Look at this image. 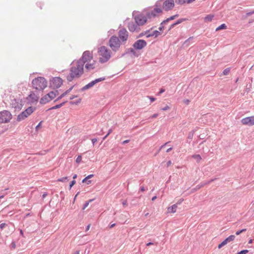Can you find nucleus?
I'll return each instance as SVG.
<instances>
[{
    "mask_svg": "<svg viewBox=\"0 0 254 254\" xmlns=\"http://www.w3.org/2000/svg\"><path fill=\"white\" fill-rule=\"evenodd\" d=\"M249 252V251L247 250H244L239 252H238L237 254H246Z\"/></svg>",
    "mask_w": 254,
    "mask_h": 254,
    "instance_id": "nucleus-41",
    "label": "nucleus"
},
{
    "mask_svg": "<svg viewBox=\"0 0 254 254\" xmlns=\"http://www.w3.org/2000/svg\"><path fill=\"white\" fill-rule=\"evenodd\" d=\"M127 54L130 53L132 55H133L134 56L137 57V55H136V52H135L134 49H133V48L128 49L127 51Z\"/></svg>",
    "mask_w": 254,
    "mask_h": 254,
    "instance_id": "nucleus-29",
    "label": "nucleus"
},
{
    "mask_svg": "<svg viewBox=\"0 0 254 254\" xmlns=\"http://www.w3.org/2000/svg\"><path fill=\"white\" fill-rule=\"evenodd\" d=\"M171 164H172L171 161H170V160L168 161L167 163V166L169 167L170 165H171Z\"/></svg>",
    "mask_w": 254,
    "mask_h": 254,
    "instance_id": "nucleus-64",
    "label": "nucleus"
},
{
    "mask_svg": "<svg viewBox=\"0 0 254 254\" xmlns=\"http://www.w3.org/2000/svg\"><path fill=\"white\" fill-rule=\"evenodd\" d=\"M105 79V77H100L97 79H95L94 80H93L83 86L81 89V91H84L86 90H87L91 87H92L96 83L101 82L102 81H103Z\"/></svg>",
    "mask_w": 254,
    "mask_h": 254,
    "instance_id": "nucleus-11",
    "label": "nucleus"
},
{
    "mask_svg": "<svg viewBox=\"0 0 254 254\" xmlns=\"http://www.w3.org/2000/svg\"><path fill=\"white\" fill-rule=\"evenodd\" d=\"M164 91H165V89H163V88H161V89L160 90V91L159 92V93H158V95H160L161 94H162V93H163Z\"/></svg>",
    "mask_w": 254,
    "mask_h": 254,
    "instance_id": "nucleus-55",
    "label": "nucleus"
},
{
    "mask_svg": "<svg viewBox=\"0 0 254 254\" xmlns=\"http://www.w3.org/2000/svg\"><path fill=\"white\" fill-rule=\"evenodd\" d=\"M83 62L81 61H73L71 64L70 73L66 77L68 81L70 82L74 78H79L83 73Z\"/></svg>",
    "mask_w": 254,
    "mask_h": 254,
    "instance_id": "nucleus-1",
    "label": "nucleus"
},
{
    "mask_svg": "<svg viewBox=\"0 0 254 254\" xmlns=\"http://www.w3.org/2000/svg\"><path fill=\"white\" fill-rule=\"evenodd\" d=\"M216 179H217L216 178L212 179L207 182H205V185L211 183V182H213L214 181L216 180Z\"/></svg>",
    "mask_w": 254,
    "mask_h": 254,
    "instance_id": "nucleus-46",
    "label": "nucleus"
},
{
    "mask_svg": "<svg viewBox=\"0 0 254 254\" xmlns=\"http://www.w3.org/2000/svg\"><path fill=\"white\" fill-rule=\"evenodd\" d=\"M161 2H162V0H159V1H157V2L156 3V6L157 7H159V6H160L161 5Z\"/></svg>",
    "mask_w": 254,
    "mask_h": 254,
    "instance_id": "nucleus-49",
    "label": "nucleus"
},
{
    "mask_svg": "<svg viewBox=\"0 0 254 254\" xmlns=\"http://www.w3.org/2000/svg\"><path fill=\"white\" fill-rule=\"evenodd\" d=\"M129 142V140H124L123 142H122V144H125L127 143H128Z\"/></svg>",
    "mask_w": 254,
    "mask_h": 254,
    "instance_id": "nucleus-63",
    "label": "nucleus"
},
{
    "mask_svg": "<svg viewBox=\"0 0 254 254\" xmlns=\"http://www.w3.org/2000/svg\"><path fill=\"white\" fill-rule=\"evenodd\" d=\"M235 238V235H230L228 238H227L226 239H225L222 242L224 244V245H226L228 243L234 241Z\"/></svg>",
    "mask_w": 254,
    "mask_h": 254,
    "instance_id": "nucleus-21",
    "label": "nucleus"
},
{
    "mask_svg": "<svg viewBox=\"0 0 254 254\" xmlns=\"http://www.w3.org/2000/svg\"><path fill=\"white\" fill-rule=\"evenodd\" d=\"M187 20L186 18H180L175 23L176 25L179 24L181 23H182L184 21H185Z\"/></svg>",
    "mask_w": 254,
    "mask_h": 254,
    "instance_id": "nucleus-38",
    "label": "nucleus"
},
{
    "mask_svg": "<svg viewBox=\"0 0 254 254\" xmlns=\"http://www.w3.org/2000/svg\"><path fill=\"white\" fill-rule=\"evenodd\" d=\"M253 14H254V10H253V11H252L251 12L247 13H246V16L247 17L249 16H250L251 15H252Z\"/></svg>",
    "mask_w": 254,
    "mask_h": 254,
    "instance_id": "nucleus-50",
    "label": "nucleus"
},
{
    "mask_svg": "<svg viewBox=\"0 0 254 254\" xmlns=\"http://www.w3.org/2000/svg\"><path fill=\"white\" fill-rule=\"evenodd\" d=\"M204 186H205V183H201L200 184H199L197 186H196L195 188H193L192 189V190L193 191H196Z\"/></svg>",
    "mask_w": 254,
    "mask_h": 254,
    "instance_id": "nucleus-30",
    "label": "nucleus"
},
{
    "mask_svg": "<svg viewBox=\"0 0 254 254\" xmlns=\"http://www.w3.org/2000/svg\"><path fill=\"white\" fill-rule=\"evenodd\" d=\"M6 225L7 224L5 223H1L0 224V229L2 230Z\"/></svg>",
    "mask_w": 254,
    "mask_h": 254,
    "instance_id": "nucleus-44",
    "label": "nucleus"
},
{
    "mask_svg": "<svg viewBox=\"0 0 254 254\" xmlns=\"http://www.w3.org/2000/svg\"><path fill=\"white\" fill-rule=\"evenodd\" d=\"M178 16H179V14H175V15H173V16H171L170 17L167 18L166 20H165V22L166 21V22H168L170 20H172L175 19L176 18L178 17Z\"/></svg>",
    "mask_w": 254,
    "mask_h": 254,
    "instance_id": "nucleus-32",
    "label": "nucleus"
},
{
    "mask_svg": "<svg viewBox=\"0 0 254 254\" xmlns=\"http://www.w3.org/2000/svg\"><path fill=\"white\" fill-rule=\"evenodd\" d=\"M66 102V101L63 102L61 104L57 105L55 106L51 107V108L49 109V110H55V109L60 108L62 107L63 106H64Z\"/></svg>",
    "mask_w": 254,
    "mask_h": 254,
    "instance_id": "nucleus-27",
    "label": "nucleus"
},
{
    "mask_svg": "<svg viewBox=\"0 0 254 254\" xmlns=\"http://www.w3.org/2000/svg\"><path fill=\"white\" fill-rule=\"evenodd\" d=\"M63 84V80L61 78L59 77H55L50 81V87L57 89L61 87Z\"/></svg>",
    "mask_w": 254,
    "mask_h": 254,
    "instance_id": "nucleus-10",
    "label": "nucleus"
},
{
    "mask_svg": "<svg viewBox=\"0 0 254 254\" xmlns=\"http://www.w3.org/2000/svg\"><path fill=\"white\" fill-rule=\"evenodd\" d=\"M243 125L253 126L254 125V116L246 117L241 120Z\"/></svg>",
    "mask_w": 254,
    "mask_h": 254,
    "instance_id": "nucleus-17",
    "label": "nucleus"
},
{
    "mask_svg": "<svg viewBox=\"0 0 254 254\" xmlns=\"http://www.w3.org/2000/svg\"><path fill=\"white\" fill-rule=\"evenodd\" d=\"M168 23L167 22H166V21L165 22V20L163 21L161 23V24H160V26H159V28H158V29H159V30L160 31H162V30H163L164 29V25L165 24H166V23Z\"/></svg>",
    "mask_w": 254,
    "mask_h": 254,
    "instance_id": "nucleus-35",
    "label": "nucleus"
},
{
    "mask_svg": "<svg viewBox=\"0 0 254 254\" xmlns=\"http://www.w3.org/2000/svg\"><path fill=\"white\" fill-rule=\"evenodd\" d=\"M176 25H177L175 23H173L172 24H171L170 27H169V28L168 29V31H167V32H168L169 31H170L172 28H173Z\"/></svg>",
    "mask_w": 254,
    "mask_h": 254,
    "instance_id": "nucleus-43",
    "label": "nucleus"
},
{
    "mask_svg": "<svg viewBox=\"0 0 254 254\" xmlns=\"http://www.w3.org/2000/svg\"><path fill=\"white\" fill-rule=\"evenodd\" d=\"M58 93V91L57 90L55 91H51L49 93L47 94V97H49V100H52L55 97H56L57 94Z\"/></svg>",
    "mask_w": 254,
    "mask_h": 254,
    "instance_id": "nucleus-20",
    "label": "nucleus"
},
{
    "mask_svg": "<svg viewBox=\"0 0 254 254\" xmlns=\"http://www.w3.org/2000/svg\"><path fill=\"white\" fill-rule=\"evenodd\" d=\"M177 207H178V206L177 205V204H173L171 206L169 207L168 208V212L169 213H175V212H176Z\"/></svg>",
    "mask_w": 254,
    "mask_h": 254,
    "instance_id": "nucleus-26",
    "label": "nucleus"
},
{
    "mask_svg": "<svg viewBox=\"0 0 254 254\" xmlns=\"http://www.w3.org/2000/svg\"><path fill=\"white\" fill-rule=\"evenodd\" d=\"M193 39V37H190L189 38H188L187 40H186L185 42V44L187 43L188 42L190 41V40H192Z\"/></svg>",
    "mask_w": 254,
    "mask_h": 254,
    "instance_id": "nucleus-51",
    "label": "nucleus"
},
{
    "mask_svg": "<svg viewBox=\"0 0 254 254\" xmlns=\"http://www.w3.org/2000/svg\"><path fill=\"white\" fill-rule=\"evenodd\" d=\"M81 102V99H79L77 101H75V102H71V104H76V105H77L79 103H80Z\"/></svg>",
    "mask_w": 254,
    "mask_h": 254,
    "instance_id": "nucleus-48",
    "label": "nucleus"
},
{
    "mask_svg": "<svg viewBox=\"0 0 254 254\" xmlns=\"http://www.w3.org/2000/svg\"><path fill=\"white\" fill-rule=\"evenodd\" d=\"M160 34V32L158 31V30H154L152 33H151V34H148L147 35V38H149L152 36H154L155 38H156Z\"/></svg>",
    "mask_w": 254,
    "mask_h": 254,
    "instance_id": "nucleus-23",
    "label": "nucleus"
},
{
    "mask_svg": "<svg viewBox=\"0 0 254 254\" xmlns=\"http://www.w3.org/2000/svg\"><path fill=\"white\" fill-rule=\"evenodd\" d=\"M32 84L34 88L41 91L47 86V81L44 77H38L32 80Z\"/></svg>",
    "mask_w": 254,
    "mask_h": 254,
    "instance_id": "nucleus-2",
    "label": "nucleus"
},
{
    "mask_svg": "<svg viewBox=\"0 0 254 254\" xmlns=\"http://www.w3.org/2000/svg\"><path fill=\"white\" fill-rule=\"evenodd\" d=\"M97 139L96 138L92 139V142L93 145H94L95 143L97 142Z\"/></svg>",
    "mask_w": 254,
    "mask_h": 254,
    "instance_id": "nucleus-56",
    "label": "nucleus"
},
{
    "mask_svg": "<svg viewBox=\"0 0 254 254\" xmlns=\"http://www.w3.org/2000/svg\"><path fill=\"white\" fill-rule=\"evenodd\" d=\"M109 45L112 50L114 51H118L121 46V41L119 38L116 36H112L109 41Z\"/></svg>",
    "mask_w": 254,
    "mask_h": 254,
    "instance_id": "nucleus-4",
    "label": "nucleus"
},
{
    "mask_svg": "<svg viewBox=\"0 0 254 254\" xmlns=\"http://www.w3.org/2000/svg\"><path fill=\"white\" fill-rule=\"evenodd\" d=\"M230 71V68H227L223 70V73L224 75H226L229 73Z\"/></svg>",
    "mask_w": 254,
    "mask_h": 254,
    "instance_id": "nucleus-40",
    "label": "nucleus"
},
{
    "mask_svg": "<svg viewBox=\"0 0 254 254\" xmlns=\"http://www.w3.org/2000/svg\"><path fill=\"white\" fill-rule=\"evenodd\" d=\"M93 59L92 55L89 51L84 52L82 54V57L77 61H81L83 62L82 64L84 66L86 63L90 62Z\"/></svg>",
    "mask_w": 254,
    "mask_h": 254,
    "instance_id": "nucleus-9",
    "label": "nucleus"
},
{
    "mask_svg": "<svg viewBox=\"0 0 254 254\" xmlns=\"http://www.w3.org/2000/svg\"><path fill=\"white\" fill-rule=\"evenodd\" d=\"M23 101L19 98H13L11 99L10 105L15 111L20 110L23 105Z\"/></svg>",
    "mask_w": 254,
    "mask_h": 254,
    "instance_id": "nucleus-6",
    "label": "nucleus"
},
{
    "mask_svg": "<svg viewBox=\"0 0 254 254\" xmlns=\"http://www.w3.org/2000/svg\"><path fill=\"white\" fill-rule=\"evenodd\" d=\"M169 109H170V107L168 106H166L165 107L162 108V110L163 111H167Z\"/></svg>",
    "mask_w": 254,
    "mask_h": 254,
    "instance_id": "nucleus-54",
    "label": "nucleus"
},
{
    "mask_svg": "<svg viewBox=\"0 0 254 254\" xmlns=\"http://www.w3.org/2000/svg\"><path fill=\"white\" fill-rule=\"evenodd\" d=\"M133 16L135 20V22L139 26L143 25L147 21V18L145 15L142 13H137L133 14Z\"/></svg>",
    "mask_w": 254,
    "mask_h": 254,
    "instance_id": "nucleus-7",
    "label": "nucleus"
},
{
    "mask_svg": "<svg viewBox=\"0 0 254 254\" xmlns=\"http://www.w3.org/2000/svg\"><path fill=\"white\" fill-rule=\"evenodd\" d=\"M11 247L13 249H15V247H16V244H15V243L14 242H12L11 244Z\"/></svg>",
    "mask_w": 254,
    "mask_h": 254,
    "instance_id": "nucleus-53",
    "label": "nucleus"
},
{
    "mask_svg": "<svg viewBox=\"0 0 254 254\" xmlns=\"http://www.w3.org/2000/svg\"><path fill=\"white\" fill-rule=\"evenodd\" d=\"M183 201H184V199L181 198L176 202V204H177V205L178 206V205H180V204H181Z\"/></svg>",
    "mask_w": 254,
    "mask_h": 254,
    "instance_id": "nucleus-47",
    "label": "nucleus"
},
{
    "mask_svg": "<svg viewBox=\"0 0 254 254\" xmlns=\"http://www.w3.org/2000/svg\"><path fill=\"white\" fill-rule=\"evenodd\" d=\"M127 27L130 32H138L140 30V27L137 23L132 21L129 22L128 23Z\"/></svg>",
    "mask_w": 254,
    "mask_h": 254,
    "instance_id": "nucleus-16",
    "label": "nucleus"
},
{
    "mask_svg": "<svg viewBox=\"0 0 254 254\" xmlns=\"http://www.w3.org/2000/svg\"><path fill=\"white\" fill-rule=\"evenodd\" d=\"M158 114H153L152 116H151V118H156L157 117H158Z\"/></svg>",
    "mask_w": 254,
    "mask_h": 254,
    "instance_id": "nucleus-62",
    "label": "nucleus"
},
{
    "mask_svg": "<svg viewBox=\"0 0 254 254\" xmlns=\"http://www.w3.org/2000/svg\"><path fill=\"white\" fill-rule=\"evenodd\" d=\"M194 133V130H192L191 131H190L189 133L188 139L190 140V141L187 140V142H188L189 143H190V140L192 139Z\"/></svg>",
    "mask_w": 254,
    "mask_h": 254,
    "instance_id": "nucleus-31",
    "label": "nucleus"
},
{
    "mask_svg": "<svg viewBox=\"0 0 254 254\" xmlns=\"http://www.w3.org/2000/svg\"><path fill=\"white\" fill-rule=\"evenodd\" d=\"M174 0H166L163 3V8L165 11H169L171 10L174 7Z\"/></svg>",
    "mask_w": 254,
    "mask_h": 254,
    "instance_id": "nucleus-15",
    "label": "nucleus"
},
{
    "mask_svg": "<svg viewBox=\"0 0 254 254\" xmlns=\"http://www.w3.org/2000/svg\"><path fill=\"white\" fill-rule=\"evenodd\" d=\"M162 12V10L160 8L155 7L152 11L147 12L145 16H146V18L151 19L152 18L156 17L157 13H160Z\"/></svg>",
    "mask_w": 254,
    "mask_h": 254,
    "instance_id": "nucleus-14",
    "label": "nucleus"
},
{
    "mask_svg": "<svg viewBox=\"0 0 254 254\" xmlns=\"http://www.w3.org/2000/svg\"><path fill=\"white\" fill-rule=\"evenodd\" d=\"M35 110V108L29 107L17 116L16 121L20 122L30 116Z\"/></svg>",
    "mask_w": 254,
    "mask_h": 254,
    "instance_id": "nucleus-5",
    "label": "nucleus"
},
{
    "mask_svg": "<svg viewBox=\"0 0 254 254\" xmlns=\"http://www.w3.org/2000/svg\"><path fill=\"white\" fill-rule=\"evenodd\" d=\"M149 98L151 102H153V101H154L155 100V98L153 97L149 96Z\"/></svg>",
    "mask_w": 254,
    "mask_h": 254,
    "instance_id": "nucleus-59",
    "label": "nucleus"
},
{
    "mask_svg": "<svg viewBox=\"0 0 254 254\" xmlns=\"http://www.w3.org/2000/svg\"><path fill=\"white\" fill-rule=\"evenodd\" d=\"M122 204L124 206L127 205V200H123L122 202Z\"/></svg>",
    "mask_w": 254,
    "mask_h": 254,
    "instance_id": "nucleus-57",
    "label": "nucleus"
},
{
    "mask_svg": "<svg viewBox=\"0 0 254 254\" xmlns=\"http://www.w3.org/2000/svg\"><path fill=\"white\" fill-rule=\"evenodd\" d=\"M188 0H176V3L182 5L187 2Z\"/></svg>",
    "mask_w": 254,
    "mask_h": 254,
    "instance_id": "nucleus-37",
    "label": "nucleus"
},
{
    "mask_svg": "<svg viewBox=\"0 0 254 254\" xmlns=\"http://www.w3.org/2000/svg\"><path fill=\"white\" fill-rule=\"evenodd\" d=\"M76 182L75 180H72L69 184V189H70L75 184Z\"/></svg>",
    "mask_w": 254,
    "mask_h": 254,
    "instance_id": "nucleus-45",
    "label": "nucleus"
},
{
    "mask_svg": "<svg viewBox=\"0 0 254 254\" xmlns=\"http://www.w3.org/2000/svg\"><path fill=\"white\" fill-rule=\"evenodd\" d=\"M224 246H225L224 244L223 243V242H222L218 245V249H220Z\"/></svg>",
    "mask_w": 254,
    "mask_h": 254,
    "instance_id": "nucleus-58",
    "label": "nucleus"
},
{
    "mask_svg": "<svg viewBox=\"0 0 254 254\" xmlns=\"http://www.w3.org/2000/svg\"><path fill=\"white\" fill-rule=\"evenodd\" d=\"M81 159H82L81 156L79 155V156H78V157H77V158L76 159L75 161H76V162L77 163H79L81 162Z\"/></svg>",
    "mask_w": 254,
    "mask_h": 254,
    "instance_id": "nucleus-42",
    "label": "nucleus"
},
{
    "mask_svg": "<svg viewBox=\"0 0 254 254\" xmlns=\"http://www.w3.org/2000/svg\"><path fill=\"white\" fill-rule=\"evenodd\" d=\"M50 101L51 100H49V97H47V95L46 94L40 99V103L42 104H45Z\"/></svg>",
    "mask_w": 254,
    "mask_h": 254,
    "instance_id": "nucleus-25",
    "label": "nucleus"
},
{
    "mask_svg": "<svg viewBox=\"0 0 254 254\" xmlns=\"http://www.w3.org/2000/svg\"><path fill=\"white\" fill-rule=\"evenodd\" d=\"M69 179L67 177H63L57 180L58 182H66L68 181Z\"/></svg>",
    "mask_w": 254,
    "mask_h": 254,
    "instance_id": "nucleus-34",
    "label": "nucleus"
},
{
    "mask_svg": "<svg viewBox=\"0 0 254 254\" xmlns=\"http://www.w3.org/2000/svg\"><path fill=\"white\" fill-rule=\"evenodd\" d=\"M74 86H71L70 88H69L68 89H67L66 91H65L64 92L63 94H62L59 97H58V98H57L55 101L54 102H57V101L61 99L62 98H63L64 96H65L66 94H67L68 93H69L71 90L72 89H73Z\"/></svg>",
    "mask_w": 254,
    "mask_h": 254,
    "instance_id": "nucleus-18",
    "label": "nucleus"
},
{
    "mask_svg": "<svg viewBox=\"0 0 254 254\" xmlns=\"http://www.w3.org/2000/svg\"><path fill=\"white\" fill-rule=\"evenodd\" d=\"M147 45L146 42L144 40H138L133 44V47L135 50H141Z\"/></svg>",
    "mask_w": 254,
    "mask_h": 254,
    "instance_id": "nucleus-13",
    "label": "nucleus"
},
{
    "mask_svg": "<svg viewBox=\"0 0 254 254\" xmlns=\"http://www.w3.org/2000/svg\"><path fill=\"white\" fill-rule=\"evenodd\" d=\"M92 200L93 199H90L89 201H86L83 204L82 209H85L88 206L89 203L91 202Z\"/></svg>",
    "mask_w": 254,
    "mask_h": 254,
    "instance_id": "nucleus-39",
    "label": "nucleus"
},
{
    "mask_svg": "<svg viewBox=\"0 0 254 254\" xmlns=\"http://www.w3.org/2000/svg\"><path fill=\"white\" fill-rule=\"evenodd\" d=\"M192 158L196 160L197 162H199L200 160L201 159V157L199 154H195L192 155Z\"/></svg>",
    "mask_w": 254,
    "mask_h": 254,
    "instance_id": "nucleus-36",
    "label": "nucleus"
},
{
    "mask_svg": "<svg viewBox=\"0 0 254 254\" xmlns=\"http://www.w3.org/2000/svg\"><path fill=\"white\" fill-rule=\"evenodd\" d=\"M145 35V33L144 32H141L139 34V35L137 36L138 38L142 37L143 36Z\"/></svg>",
    "mask_w": 254,
    "mask_h": 254,
    "instance_id": "nucleus-52",
    "label": "nucleus"
},
{
    "mask_svg": "<svg viewBox=\"0 0 254 254\" xmlns=\"http://www.w3.org/2000/svg\"><path fill=\"white\" fill-rule=\"evenodd\" d=\"M119 38L123 42H126L128 37V33L125 28L119 30L118 32Z\"/></svg>",
    "mask_w": 254,
    "mask_h": 254,
    "instance_id": "nucleus-12",
    "label": "nucleus"
},
{
    "mask_svg": "<svg viewBox=\"0 0 254 254\" xmlns=\"http://www.w3.org/2000/svg\"><path fill=\"white\" fill-rule=\"evenodd\" d=\"M76 97H77V95H72V96H71L70 97L69 99L70 100H73V99H74V98H75Z\"/></svg>",
    "mask_w": 254,
    "mask_h": 254,
    "instance_id": "nucleus-60",
    "label": "nucleus"
},
{
    "mask_svg": "<svg viewBox=\"0 0 254 254\" xmlns=\"http://www.w3.org/2000/svg\"><path fill=\"white\" fill-rule=\"evenodd\" d=\"M29 100L32 102V103H34V102H37L38 100V97L37 96V95H36L35 93H31L29 95Z\"/></svg>",
    "mask_w": 254,
    "mask_h": 254,
    "instance_id": "nucleus-19",
    "label": "nucleus"
},
{
    "mask_svg": "<svg viewBox=\"0 0 254 254\" xmlns=\"http://www.w3.org/2000/svg\"><path fill=\"white\" fill-rule=\"evenodd\" d=\"M94 63H95V61H93V63L89 64V63H87L85 64V67L87 71H90V70L95 68Z\"/></svg>",
    "mask_w": 254,
    "mask_h": 254,
    "instance_id": "nucleus-22",
    "label": "nucleus"
},
{
    "mask_svg": "<svg viewBox=\"0 0 254 254\" xmlns=\"http://www.w3.org/2000/svg\"><path fill=\"white\" fill-rule=\"evenodd\" d=\"M170 142H167L166 143H165V144H164L163 145H162V146H160V148L161 149H162L163 147H164L166 145H167Z\"/></svg>",
    "mask_w": 254,
    "mask_h": 254,
    "instance_id": "nucleus-61",
    "label": "nucleus"
},
{
    "mask_svg": "<svg viewBox=\"0 0 254 254\" xmlns=\"http://www.w3.org/2000/svg\"><path fill=\"white\" fill-rule=\"evenodd\" d=\"M98 53L101 57L99 58V62L101 63H104L107 62L111 57L109 50L105 47H101L98 50Z\"/></svg>",
    "mask_w": 254,
    "mask_h": 254,
    "instance_id": "nucleus-3",
    "label": "nucleus"
},
{
    "mask_svg": "<svg viewBox=\"0 0 254 254\" xmlns=\"http://www.w3.org/2000/svg\"><path fill=\"white\" fill-rule=\"evenodd\" d=\"M213 17H214V15H211V14H209V15H206L204 17L205 22H207L211 21L212 20Z\"/></svg>",
    "mask_w": 254,
    "mask_h": 254,
    "instance_id": "nucleus-28",
    "label": "nucleus"
},
{
    "mask_svg": "<svg viewBox=\"0 0 254 254\" xmlns=\"http://www.w3.org/2000/svg\"><path fill=\"white\" fill-rule=\"evenodd\" d=\"M12 118L11 113L7 110L0 112V123H7L10 122Z\"/></svg>",
    "mask_w": 254,
    "mask_h": 254,
    "instance_id": "nucleus-8",
    "label": "nucleus"
},
{
    "mask_svg": "<svg viewBox=\"0 0 254 254\" xmlns=\"http://www.w3.org/2000/svg\"><path fill=\"white\" fill-rule=\"evenodd\" d=\"M94 176L93 174H91L86 177L82 181L83 183H86L87 185L91 184V181L89 180V179L92 178Z\"/></svg>",
    "mask_w": 254,
    "mask_h": 254,
    "instance_id": "nucleus-24",
    "label": "nucleus"
},
{
    "mask_svg": "<svg viewBox=\"0 0 254 254\" xmlns=\"http://www.w3.org/2000/svg\"><path fill=\"white\" fill-rule=\"evenodd\" d=\"M227 29L226 25L225 24H222L221 25H220L219 26H218L216 29V31H219L221 29Z\"/></svg>",
    "mask_w": 254,
    "mask_h": 254,
    "instance_id": "nucleus-33",
    "label": "nucleus"
}]
</instances>
